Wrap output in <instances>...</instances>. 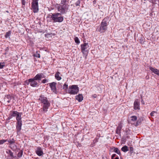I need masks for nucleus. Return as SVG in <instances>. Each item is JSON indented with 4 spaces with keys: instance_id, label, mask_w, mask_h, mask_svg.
Returning a JSON list of instances; mask_svg holds the SVG:
<instances>
[{
    "instance_id": "obj_10",
    "label": "nucleus",
    "mask_w": 159,
    "mask_h": 159,
    "mask_svg": "<svg viewBox=\"0 0 159 159\" xmlns=\"http://www.w3.org/2000/svg\"><path fill=\"white\" fill-rule=\"evenodd\" d=\"M45 77L43 74H37L34 78L35 80H40L42 78H44Z\"/></svg>"
},
{
    "instance_id": "obj_25",
    "label": "nucleus",
    "mask_w": 159,
    "mask_h": 159,
    "mask_svg": "<svg viewBox=\"0 0 159 159\" xmlns=\"http://www.w3.org/2000/svg\"><path fill=\"white\" fill-rule=\"evenodd\" d=\"M7 141L10 143V144H13L15 143V141L13 139H12V140L9 139L8 140L7 139Z\"/></svg>"
},
{
    "instance_id": "obj_6",
    "label": "nucleus",
    "mask_w": 159,
    "mask_h": 159,
    "mask_svg": "<svg viewBox=\"0 0 159 159\" xmlns=\"http://www.w3.org/2000/svg\"><path fill=\"white\" fill-rule=\"evenodd\" d=\"M38 0H32L31 8L34 12H37L39 11Z\"/></svg>"
},
{
    "instance_id": "obj_18",
    "label": "nucleus",
    "mask_w": 159,
    "mask_h": 159,
    "mask_svg": "<svg viewBox=\"0 0 159 159\" xmlns=\"http://www.w3.org/2000/svg\"><path fill=\"white\" fill-rule=\"evenodd\" d=\"M19 113L17 111H14L11 112V116H17L18 115H19Z\"/></svg>"
},
{
    "instance_id": "obj_26",
    "label": "nucleus",
    "mask_w": 159,
    "mask_h": 159,
    "mask_svg": "<svg viewBox=\"0 0 159 159\" xmlns=\"http://www.w3.org/2000/svg\"><path fill=\"white\" fill-rule=\"evenodd\" d=\"M10 34H11L10 32L9 31L8 32H7L6 33V34L5 35V36L6 38H8L10 36Z\"/></svg>"
},
{
    "instance_id": "obj_20",
    "label": "nucleus",
    "mask_w": 159,
    "mask_h": 159,
    "mask_svg": "<svg viewBox=\"0 0 159 159\" xmlns=\"http://www.w3.org/2000/svg\"><path fill=\"white\" fill-rule=\"evenodd\" d=\"M121 150L125 152L129 151V148L127 146H125L121 148Z\"/></svg>"
},
{
    "instance_id": "obj_32",
    "label": "nucleus",
    "mask_w": 159,
    "mask_h": 159,
    "mask_svg": "<svg viewBox=\"0 0 159 159\" xmlns=\"http://www.w3.org/2000/svg\"><path fill=\"white\" fill-rule=\"evenodd\" d=\"M22 152H19L18 153V157H21L22 156Z\"/></svg>"
},
{
    "instance_id": "obj_21",
    "label": "nucleus",
    "mask_w": 159,
    "mask_h": 159,
    "mask_svg": "<svg viewBox=\"0 0 159 159\" xmlns=\"http://www.w3.org/2000/svg\"><path fill=\"white\" fill-rule=\"evenodd\" d=\"M122 128V125L121 124H119L118 125V127L117 128V129L116 130V132L118 133V131H120Z\"/></svg>"
},
{
    "instance_id": "obj_39",
    "label": "nucleus",
    "mask_w": 159,
    "mask_h": 159,
    "mask_svg": "<svg viewBox=\"0 0 159 159\" xmlns=\"http://www.w3.org/2000/svg\"><path fill=\"white\" fill-rule=\"evenodd\" d=\"M141 102L142 103H143V104H144V103L143 100L142 99Z\"/></svg>"
},
{
    "instance_id": "obj_35",
    "label": "nucleus",
    "mask_w": 159,
    "mask_h": 159,
    "mask_svg": "<svg viewBox=\"0 0 159 159\" xmlns=\"http://www.w3.org/2000/svg\"><path fill=\"white\" fill-rule=\"evenodd\" d=\"M80 1L79 0L76 3V6H79L80 4Z\"/></svg>"
},
{
    "instance_id": "obj_31",
    "label": "nucleus",
    "mask_w": 159,
    "mask_h": 159,
    "mask_svg": "<svg viewBox=\"0 0 159 159\" xmlns=\"http://www.w3.org/2000/svg\"><path fill=\"white\" fill-rule=\"evenodd\" d=\"M156 112L154 111H152L150 114V115L151 116H154V114Z\"/></svg>"
},
{
    "instance_id": "obj_41",
    "label": "nucleus",
    "mask_w": 159,
    "mask_h": 159,
    "mask_svg": "<svg viewBox=\"0 0 159 159\" xmlns=\"http://www.w3.org/2000/svg\"><path fill=\"white\" fill-rule=\"evenodd\" d=\"M28 80H26L25 81V83L26 84H28V82H27V81Z\"/></svg>"
},
{
    "instance_id": "obj_22",
    "label": "nucleus",
    "mask_w": 159,
    "mask_h": 159,
    "mask_svg": "<svg viewBox=\"0 0 159 159\" xmlns=\"http://www.w3.org/2000/svg\"><path fill=\"white\" fill-rule=\"evenodd\" d=\"M114 151L116 153L118 154H120V152L119 149L117 148H114Z\"/></svg>"
},
{
    "instance_id": "obj_9",
    "label": "nucleus",
    "mask_w": 159,
    "mask_h": 159,
    "mask_svg": "<svg viewBox=\"0 0 159 159\" xmlns=\"http://www.w3.org/2000/svg\"><path fill=\"white\" fill-rule=\"evenodd\" d=\"M36 80H34V78L30 79H29L27 82H28V84L30 83L31 86L35 87H37L38 85V83L35 81Z\"/></svg>"
},
{
    "instance_id": "obj_29",
    "label": "nucleus",
    "mask_w": 159,
    "mask_h": 159,
    "mask_svg": "<svg viewBox=\"0 0 159 159\" xmlns=\"http://www.w3.org/2000/svg\"><path fill=\"white\" fill-rule=\"evenodd\" d=\"M7 141V139L6 140H0V144H2L5 142Z\"/></svg>"
},
{
    "instance_id": "obj_15",
    "label": "nucleus",
    "mask_w": 159,
    "mask_h": 159,
    "mask_svg": "<svg viewBox=\"0 0 159 159\" xmlns=\"http://www.w3.org/2000/svg\"><path fill=\"white\" fill-rule=\"evenodd\" d=\"M75 98L79 102H81L83 100V97L82 94H79L75 97Z\"/></svg>"
},
{
    "instance_id": "obj_19",
    "label": "nucleus",
    "mask_w": 159,
    "mask_h": 159,
    "mask_svg": "<svg viewBox=\"0 0 159 159\" xmlns=\"http://www.w3.org/2000/svg\"><path fill=\"white\" fill-rule=\"evenodd\" d=\"M16 120H17V123H18L19 122H21V114L20 113L19 114V115H18L16 117Z\"/></svg>"
},
{
    "instance_id": "obj_11",
    "label": "nucleus",
    "mask_w": 159,
    "mask_h": 159,
    "mask_svg": "<svg viewBox=\"0 0 159 159\" xmlns=\"http://www.w3.org/2000/svg\"><path fill=\"white\" fill-rule=\"evenodd\" d=\"M56 83L54 82L49 84V86L52 90L55 93L56 92Z\"/></svg>"
},
{
    "instance_id": "obj_7",
    "label": "nucleus",
    "mask_w": 159,
    "mask_h": 159,
    "mask_svg": "<svg viewBox=\"0 0 159 159\" xmlns=\"http://www.w3.org/2000/svg\"><path fill=\"white\" fill-rule=\"evenodd\" d=\"M107 23L105 20V19H104L101 23V26L99 29L98 30V31L101 33L104 32L107 29Z\"/></svg>"
},
{
    "instance_id": "obj_17",
    "label": "nucleus",
    "mask_w": 159,
    "mask_h": 159,
    "mask_svg": "<svg viewBox=\"0 0 159 159\" xmlns=\"http://www.w3.org/2000/svg\"><path fill=\"white\" fill-rule=\"evenodd\" d=\"M60 73L59 72H57L55 74V77L58 80H60L61 78L60 76Z\"/></svg>"
},
{
    "instance_id": "obj_2",
    "label": "nucleus",
    "mask_w": 159,
    "mask_h": 159,
    "mask_svg": "<svg viewBox=\"0 0 159 159\" xmlns=\"http://www.w3.org/2000/svg\"><path fill=\"white\" fill-rule=\"evenodd\" d=\"M39 100L43 104V111H47V109L50 105V103L48 101L47 98L46 97L41 96Z\"/></svg>"
},
{
    "instance_id": "obj_1",
    "label": "nucleus",
    "mask_w": 159,
    "mask_h": 159,
    "mask_svg": "<svg viewBox=\"0 0 159 159\" xmlns=\"http://www.w3.org/2000/svg\"><path fill=\"white\" fill-rule=\"evenodd\" d=\"M61 2V4L58 6V10L61 13L63 14L65 13L66 10L68 9V7L66 3V0H63Z\"/></svg>"
},
{
    "instance_id": "obj_38",
    "label": "nucleus",
    "mask_w": 159,
    "mask_h": 159,
    "mask_svg": "<svg viewBox=\"0 0 159 159\" xmlns=\"http://www.w3.org/2000/svg\"><path fill=\"white\" fill-rule=\"evenodd\" d=\"M93 97L94 98H96L97 97V95L96 94H95L93 96Z\"/></svg>"
},
{
    "instance_id": "obj_27",
    "label": "nucleus",
    "mask_w": 159,
    "mask_h": 159,
    "mask_svg": "<svg viewBox=\"0 0 159 159\" xmlns=\"http://www.w3.org/2000/svg\"><path fill=\"white\" fill-rule=\"evenodd\" d=\"M34 56L40 58V54L38 53L37 52H36V53L34 55Z\"/></svg>"
},
{
    "instance_id": "obj_23",
    "label": "nucleus",
    "mask_w": 159,
    "mask_h": 159,
    "mask_svg": "<svg viewBox=\"0 0 159 159\" xmlns=\"http://www.w3.org/2000/svg\"><path fill=\"white\" fill-rule=\"evenodd\" d=\"M7 152L11 157H13V153L10 150H8L7 151Z\"/></svg>"
},
{
    "instance_id": "obj_8",
    "label": "nucleus",
    "mask_w": 159,
    "mask_h": 159,
    "mask_svg": "<svg viewBox=\"0 0 159 159\" xmlns=\"http://www.w3.org/2000/svg\"><path fill=\"white\" fill-rule=\"evenodd\" d=\"M137 117L135 116H133L130 117L129 120V122L132 125H134L135 126H137L138 125V122H137Z\"/></svg>"
},
{
    "instance_id": "obj_5",
    "label": "nucleus",
    "mask_w": 159,
    "mask_h": 159,
    "mask_svg": "<svg viewBox=\"0 0 159 159\" xmlns=\"http://www.w3.org/2000/svg\"><path fill=\"white\" fill-rule=\"evenodd\" d=\"M81 52L84 54L86 56L89 50V46L88 43H84L81 45Z\"/></svg>"
},
{
    "instance_id": "obj_13",
    "label": "nucleus",
    "mask_w": 159,
    "mask_h": 159,
    "mask_svg": "<svg viewBox=\"0 0 159 159\" xmlns=\"http://www.w3.org/2000/svg\"><path fill=\"white\" fill-rule=\"evenodd\" d=\"M134 107L135 110L139 109V103L138 102V100H136L134 102Z\"/></svg>"
},
{
    "instance_id": "obj_28",
    "label": "nucleus",
    "mask_w": 159,
    "mask_h": 159,
    "mask_svg": "<svg viewBox=\"0 0 159 159\" xmlns=\"http://www.w3.org/2000/svg\"><path fill=\"white\" fill-rule=\"evenodd\" d=\"M5 66L4 63H1L0 62V69H2Z\"/></svg>"
},
{
    "instance_id": "obj_24",
    "label": "nucleus",
    "mask_w": 159,
    "mask_h": 159,
    "mask_svg": "<svg viewBox=\"0 0 159 159\" xmlns=\"http://www.w3.org/2000/svg\"><path fill=\"white\" fill-rule=\"evenodd\" d=\"M74 40L75 42L77 44H79L80 43V41L79 40L78 38L77 37H76L75 38Z\"/></svg>"
},
{
    "instance_id": "obj_42",
    "label": "nucleus",
    "mask_w": 159,
    "mask_h": 159,
    "mask_svg": "<svg viewBox=\"0 0 159 159\" xmlns=\"http://www.w3.org/2000/svg\"><path fill=\"white\" fill-rule=\"evenodd\" d=\"M7 102H10V101H9V100L7 101Z\"/></svg>"
},
{
    "instance_id": "obj_12",
    "label": "nucleus",
    "mask_w": 159,
    "mask_h": 159,
    "mask_svg": "<svg viewBox=\"0 0 159 159\" xmlns=\"http://www.w3.org/2000/svg\"><path fill=\"white\" fill-rule=\"evenodd\" d=\"M36 153L39 156H41L43 154V152L41 148L38 147L36 151Z\"/></svg>"
},
{
    "instance_id": "obj_3",
    "label": "nucleus",
    "mask_w": 159,
    "mask_h": 159,
    "mask_svg": "<svg viewBox=\"0 0 159 159\" xmlns=\"http://www.w3.org/2000/svg\"><path fill=\"white\" fill-rule=\"evenodd\" d=\"M61 15L60 13L52 14L51 15V18L54 22H61L63 21V17Z\"/></svg>"
},
{
    "instance_id": "obj_30",
    "label": "nucleus",
    "mask_w": 159,
    "mask_h": 159,
    "mask_svg": "<svg viewBox=\"0 0 159 159\" xmlns=\"http://www.w3.org/2000/svg\"><path fill=\"white\" fill-rule=\"evenodd\" d=\"M67 88L68 85L66 84H65L63 86V89L65 90H66L67 89Z\"/></svg>"
},
{
    "instance_id": "obj_4",
    "label": "nucleus",
    "mask_w": 159,
    "mask_h": 159,
    "mask_svg": "<svg viewBox=\"0 0 159 159\" xmlns=\"http://www.w3.org/2000/svg\"><path fill=\"white\" fill-rule=\"evenodd\" d=\"M79 91V89L77 85H72L69 87L68 93L71 94H76Z\"/></svg>"
},
{
    "instance_id": "obj_14",
    "label": "nucleus",
    "mask_w": 159,
    "mask_h": 159,
    "mask_svg": "<svg viewBox=\"0 0 159 159\" xmlns=\"http://www.w3.org/2000/svg\"><path fill=\"white\" fill-rule=\"evenodd\" d=\"M149 69L152 72L158 75H159V70L153 68L152 67H149Z\"/></svg>"
},
{
    "instance_id": "obj_36",
    "label": "nucleus",
    "mask_w": 159,
    "mask_h": 159,
    "mask_svg": "<svg viewBox=\"0 0 159 159\" xmlns=\"http://www.w3.org/2000/svg\"><path fill=\"white\" fill-rule=\"evenodd\" d=\"M116 155V154H113L111 156V159H113V158H114Z\"/></svg>"
},
{
    "instance_id": "obj_33",
    "label": "nucleus",
    "mask_w": 159,
    "mask_h": 159,
    "mask_svg": "<svg viewBox=\"0 0 159 159\" xmlns=\"http://www.w3.org/2000/svg\"><path fill=\"white\" fill-rule=\"evenodd\" d=\"M47 82V80L46 79H44L42 81V82L43 83H45L46 82Z\"/></svg>"
},
{
    "instance_id": "obj_40",
    "label": "nucleus",
    "mask_w": 159,
    "mask_h": 159,
    "mask_svg": "<svg viewBox=\"0 0 159 159\" xmlns=\"http://www.w3.org/2000/svg\"><path fill=\"white\" fill-rule=\"evenodd\" d=\"M113 159H119V157H116V158H113Z\"/></svg>"
},
{
    "instance_id": "obj_16",
    "label": "nucleus",
    "mask_w": 159,
    "mask_h": 159,
    "mask_svg": "<svg viewBox=\"0 0 159 159\" xmlns=\"http://www.w3.org/2000/svg\"><path fill=\"white\" fill-rule=\"evenodd\" d=\"M17 125L16 126L17 131V132H19L21 129V127L22 125V123L20 122H19L17 123Z\"/></svg>"
},
{
    "instance_id": "obj_34",
    "label": "nucleus",
    "mask_w": 159,
    "mask_h": 159,
    "mask_svg": "<svg viewBox=\"0 0 159 159\" xmlns=\"http://www.w3.org/2000/svg\"><path fill=\"white\" fill-rule=\"evenodd\" d=\"M129 149H130V152H132L134 150L133 148L132 147H130Z\"/></svg>"
},
{
    "instance_id": "obj_37",
    "label": "nucleus",
    "mask_w": 159,
    "mask_h": 159,
    "mask_svg": "<svg viewBox=\"0 0 159 159\" xmlns=\"http://www.w3.org/2000/svg\"><path fill=\"white\" fill-rule=\"evenodd\" d=\"M22 4L23 5H25V2L24 0H22Z\"/></svg>"
}]
</instances>
